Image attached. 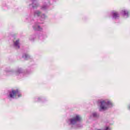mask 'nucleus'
<instances>
[{"label":"nucleus","mask_w":130,"mask_h":130,"mask_svg":"<svg viewBox=\"0 0 130 130\" xmlns=\"http://www.w3.org/2000/svg\"><path fill=\"white\" fill-rule=\"evenodd\" d=\"M123 14L125 16H127V15H128V12L127 11H125V10H123Z\"/></svg>","instance_id":"nucleus-6"},{"label":"nucleus","mask_w":130,"mask_h":130,"mask_svg":"<svg viewBox=\"0 0 130 130\" xmlns=\"http://www.w3.org/2000/svg\"><path fill=\"white\" fill-rule=\"evenodd\" d=\"M38 16H39V14H38Z\"/></svg>","instance_id":"nucleus-10"},{"label":"nucleus","mask_w":130,"mask_h":130,"mask_svg":"<svg viewBox=\"0 0 130 130\" xmlns=\"http://www.w3.org/2000/svg\"><path fill=\"white\" fill-rule=\"evenodd\" d=\"M100 103H101V109L102 110H106V109H107V108L109 107V105H111V103L107 101H101Z\"/></svg>","instance_id":"nucleus-1"},{"label":"nucleus","mask_w":130,"mask_h":130,"mask_svg":"<svg viewBox=\"0 0 130 130\" xmlns=\"http://www.w3.org/2000/svg\"><path fill=\"white\" fill-rule=\"evenodd\" d=\"M81 120V118L79 115H76V117L73 119H71L70 120L71 124H75L77 121H80Z\"/></svg>","instance_id":"nucleus-3"},{"label":"nucleus","mask_w":130,"mask_h":130,"mask_svg":"<svg viewBox=\"0 0 130 130\" xmlns=\"http://www.w3.org/2000/svg\"><path fill=\"white\" fill-rule=\"evenodd\" d=\"M25 58H27V57H28V55H25Z\"/></svg>","instance_id":"nucleus-8"},{"label":"nucleus","mask_w":130,"mask_h":130,"mask_svg":"<svg viewBox=\"0 0 130 130\" xmlns=\"http://www.w3.org/2000/svg\"><path fill=\"white\" fill-rule=\"evenodd\" d=\"M113 17L114 19H116V18H118V17H119V14L117 12H113Z\"/></svg>","instance_id":"nucleus-4"},{"label":"nucleus","mask_w":130,"mask_h":130,"mask_svg":"<svg viewBox=\"0 0 130 130\" xmlns=\"http://www.w3.org/2000/svg\"><path fill=\"white\" fill-rule=\"evenodd\" d=\"M17 95H18V97L21 96V94H20V92H19L18 90H12V92L10 93V96L11 98H15Z\"/></svg>","instance_id":"nucleus-2"},{"label":"nucleus","mask_w":130,"mask_h":130,"mask_svg":"<svg viewBox=\"0 0 130 130\" xmlns=\"http://www.w3.org/2000/svg\"><path fill=\"white\" fill-rule=\"evenodd\" d=\"M14 45H15V46H17L18 47V48H20V46H19V41H16L14 43Z\"/></svg>","instance_id":"nucleus-5"},{"label":"nucleus","mask_w":130,"mask_h":130,"mask_svg":"<svg viewBox=\"0 0 130 130\" xmlns=\"http://www.w3.org/2000/svg\"><path fill=\"white\" fill-rule=\"evenodd\" d=\"M93 115L95 117L96 116L97 114L96 113H93Z\"/></svg>","instance_id":"nucleus-7"},{"label":"nucleus","mask_w":130,"mask_h":130,"mask_svg":"<svg viewBox=\"0 0 130 130\" xmlns=\"http://www.w3.org/2000/svg\"><path fill=\"white\" fill-rule=\"evenodd\" d=\"M38 28H40V26H38Z\"/></svg>","instance_id":"nucleus-9"}]
</instances>
